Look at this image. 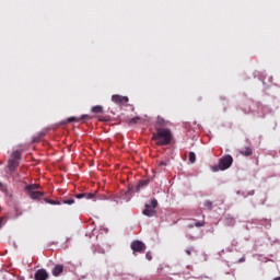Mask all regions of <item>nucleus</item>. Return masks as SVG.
I'll list each match as a JSON object with an SVG mask.
<instances>
[{"label": "nucleus", "mask_w": 280, "mask_h": 280, "mask_svg": "<svg viewBox=\"0 0 280 280\" xmlns=\"http://www.w3.org/2000/svg\"><path fill=\"white\" fill-rule=\"evenodd\" d=\"M172 130L167 128L155 127V132L152 133V141H155V145H170L173 139Z\"/></svg>", "instance_id": "f257e3e1"}, {"label": "nucleus", "mask_w": 280, "mask_h": 280, "mask_svg": "<svg viewBox=\"0 0 280 280\" xmlns=\"http://www.w3.org/2000/svg\"><path fill=\"white\" fill-rule=\"evenodd\" d=\"M21 151L16 150L12 152L11 158L8 161L9 172H16V170H19V161H21Z\"/></svg>", "instance_id": "f03ea898"}, {"label": "nucleus", "mask_w": 280, "mask_h": 280, "mask_svg": "<svg viewBox=\"0 0 280 280\" xmlns=\"http://www.w3.org/2000/svg\"><path fill=\"white\" fill-rule=\"evenodd\" d=\"M144 210L142 211L143 215L147 218H154L156 215V207H159V201L156 199H151L149 203H145Z\"/></svg>", "instance_id": "7ed1b4c3"}, {"label": "nucleus", "mask_w": 280, "mask_h": 280, "mask_svg": "<svg viewBox=\"0 0 280 280\" xmlns=\"http://www.w3.org/2000/svg\"><path fill=\"white\" fill-rule=\"evenodd\" d=\"M233 165V156L231 155H225L219 160V170L224 172V170H229Z\"/></svg>", "instance_id": "20e7f679"}, {"label": "nucleus", "mask_w": 280, "mask_h": 280, "mask_svg": "<svg viewBox=\"0 0 280 280\" xmlns=\"http://www.w3.org/2000/svg\"><path fill=\"white\" fill-rule=\"evenodd\" d=\"M131 250H133V255L136 253H145V245L141 241H133L131 243Z\"/></svg>", "instance_id": "39448f33"}, {"label": "nucleus", "mask_w": 280, "mask_h": 280, "mask_svg": "<svg viewBox=\"0 0 280 280\" xmlns=\"http://www.w3.org/2000/svg\"><path fill=\"white\" fill-rule=\"evenodd\" d=\"M112 102H114V104H119L120 106H124V104H128L129 98H128V96H121L119 94H114L112 96Z\"/></svg>", "instance_id": "423d86ee"}, {"label": "nucleus", "mask_w": 280, "mask_h": 280, "mask_svg": "<svg viewBox=\"0 0 280 280\" xmlns=\"http://www.w3.org/2000/svg\"><path fill=\"white\" fill-rule=\"evenodd\" d=\"M34 278H35V280H47V279H49V273L45 269H38L35 272Z\"/></svg>", "instance_id": "0eeeda50"}, {"label": "nucleus", "mask_w": 280, "mask_h": 280, "mask_svg": "<svg viewBox=\"0 0 280 280\" xmlns=\"http://www.w3.org/2000/svg\"><path fill=\"white\" fill-rule=\"evenodd\" d=\"M75 198H78L79 200H81V198H85V200H93L94 202L95 200H97V198L95 197V192L77 194Z\"/></svg>", "instance_id": "6e6552de"}, {"label": "nucleus", "mask_w": 280, "mask_h": 280, "mask_svg": "<svg viewBox=\"0 0 280 280\" xmlns=\"http://www.w3.org/2000/svg\"><path fill=\"white\" fill-rule=\"evenodd\" d=\"M32 200H40V196H45V192L38 190H26Z\"/></svg>", "instance_id": "1a4fd4ad"}, {"label": "nucleus", "mask_w": 280, "mask_h": 280, "mask_svg": "<svg viewBox=\"0 0 280 280\" xmlns=\"http://www.w3.org/2000/svg\"><path fill=\"white\" fill-rule=\"evenodd\" d=\"M65 270V266L62 265H57L55 266V268L52 269V276L54 277H60V275H62Z\"/></svg>", "instance_id": "9d476101"}, {"label": "nucleus", "mask_w": 280, "mask_h": 280, "mask_svg": "<svg viewBox=\"0 0 280 280\" xmlns=\"http://www.w3.org/2000/svg\"><path fill=\"white\" fill-rule=\"evenodd\" d=\"M170 121L165 120V118L159 116L156 119V128H165Z\"/></svg>", "instance_id": "9b49d317"}, {"label": "nucleus", "mask_w": 280, "mask_h": 280, "mask_svg": "<svg viewBox=\"0 0 280 280\" xmlns=\"http://www.w3.org/2000/svg\"><path fill=\"white\" fill-rule=\"evenodd\" d=\"M150 185V179H141L137 186V191H141L143 187H148Z\"/></svg>", "instance_id": "f8f14e48"}, {"label": "nucleus", "mask_w": 280, "mask_h": 280, "mask_svg": "<svg viewBox=\"0 0 280 280\" xmlns=\"http://www.w3.org/2000/svg\"><path fill=\"white\" fill-rule=\"evenodd\" d=\"M80 119H91V116L89 115H82L81 118H77V117H69L67 119V124H71L73 121H80Z\"/></svg>", "instance_id": "ddd939ff"}, {"label": "nucleus", "mask_w": 280, "mask_h": 280, "mask_svg": "<svg viewBox=\"0 0 280 280\" xmlns=\"http://www.w3.org/2000/svg\"><path fill=\"white\" fill-rule=\"evenodd\" d=\"M25 189L26 191H38V189H40V185L38 184L26 185Z\"/></svg>", "instance_id": "4468645a"}, {"label": "nucleus", "mask_w": 280, "mask_h": 280, "mask_svg": "<svg viewBox=\"0 0 280 280\" xmlns=\"http://www.w3.org/2000/svg\"><path fill=\"white\" fill-rule=\"evenodd\" d=\"M243 156H253V149L247 147L240 151Z\"/></svg>", "instance_id": "2eb2a0df"}, {"label": "nucleus", "mask_w": 280, "mask_h": 280, "mask_svg": "<svg viewBox=\"0 0 280 280\" xmlns=\"http://www.w3.org/2000/svg\"><path fill=\"white\" fill-rule=\"evenodd\" d=\"M203 207H206V209H208V211H211L213 209V201H211V200L205 201Z\"/></svg>", "instance_id": "dca6fc26"}, {"label": "nucleus", "mask_w": 280, "mask_h": 280, "mask_svg": "<svg viewBox=\"0 0 280 280\" xmlns=\"http://www.w3.org/2000/svg\"><path fill=\"white\" fill-rule=\"evenodd\" d=\"M93 113L100 114L103 113L104 108L100 105L93 106L91 109Z\"/></svg>", "instance_id": "f3484780"}, {"label": "nucleus", "mask_w": 280, "mask_h": 280, "mask_svg": "<svg viewBox=\"0 0 280 280\" xmlns=\"http://www.w3.org/2000/svg\"><path fill=\"white\" fill-rule=\"evenodd\" d=\"M7 223H8V217L0 218V229H2V226H5Z\"/></svg>", "instance_id": "a211bd4d"}, {"label": "nucleus", "mask_w": 280, "mask_h": 280, "mask_svg": "<svg viewBox=\"0 0 280 280\" xmlns=\"http://www.w3.org/2000/svg\"><path fill=\"white\" fill-rule=\"evenodd\" d=\"M189 163H196V153L194 152L189 153Z\"/></svg>", "instance_id": "6ab92c4d"}, {"label": "nucleus", "mask_w": 280, "mask_h": 280, "mask_svg": "<svg viewBox=\"0 0 280 280\" xmlns=\"http://www.w3.org/2000/svg\"><path fill=\"white\" fill-rule=\"evenodd\" d=\"M139 121H141L140 117H133L131 118L130 124H139Z\"/></svg>", "instance_id": "aec40b11"}, {"label": "nucleus", "mask_w": 280, "mask_h": 280, "mask_svg": "<svg viewBox=\"0 0 280 280\" xmlns=\"http://www.w3.org/2000/svg\"><path fill=\"white\" fill-rule=\"evenodd\" d=\"M46 136H47V130L40 131V132L38 133L37 140H38V139H43V137H46Z\"/></svg>", "instance_id": "412c9836"}, {"label": "nucleus", "mask_w": 280, "mask_h": 280, "mask_svg": "<svg viewBox=\"0 0 280 280\" xmlns=\"http://www.w3.org/2000/svg\"><path fill=\"white\" fill-rule=\"evenodd\" d=\"M0 191H8V187L5 185H3V183L0 182Z\"/></svg>", "instance_id": "4be33fe9"}, {"label": "nucleus", "mask_w": 280, "mask_h": 280, "mask_svg": "<svg viewBox=\"0 0 280 280\" xmlns=\"http://www.w3.org/2000/svg\"><path fill=\"white\" fill-rule=\"evenodd\" d=\"M75 202L74 199H67V200H63V205H73Z\"/></svg>", "instance_id": "5701e85b"}, {"label": "nucleus", "mask_w": 280, "mask_h": 280, "mask_svg": "<svg viewBox=\"0 0 280 280\" xmlns=\"http://www.w3.org/2000/svg\"><path fill=\"white\" fill-rule=\"evenodd\" d=\"M205 224H206L205 221H202V222L198 221V222L195 223V226L197 229H200V226H205Z\"/></svg>", "instance_id": "b1692460"}, {"label": "nucleus", "mask_w": 280, "mask_h": 280, "mask_svg": "<svg viewBox=\"0 0 280 280\" xmlns=\"http://www.w3.org/2000/svg\"><path fill=\"white\" fill-rule=\"evenodd\" d=\"M46 202H48V205H60V202L54 201L51 199H46Z\"/></svg>", "instance_id": "393cba45"}, {"label": "nucleus", "mask_w": 280, "mask_h": 280, "mask_svg": "<svg viewBox=\"0 0 280 280\" xmlns=\"http://www.w3.org/2000/svg\"><path fill=\"white\" fill-rule=\"evenodd\" d=\"M186 255L191 256V253H194V247H190L189 249L185 250Z\"/></svg>", "instance_id": "a878e982"}, {"label": "nucleus", "mask_w": 280, "mask_h": 280, "mask_svg": "<svg viewBox=\"0 0 280 280\" xmlns=\"http://www.w3.org/2000/svg\"><path fill=\"white\" fill-rule=\"evenodd\" d=\"M145 259H148V261H152V254L150 252L145 254Z\"/></svg>", "instance_id": "bb28decb"}, {"label": "nucleus", "mask_w": 280, "mask_h": 280, "mask_svg": "<svg viewBox=\"0 0 280 280\" xmlns=\"http://www.w3.org/2000/svg\"><path fill=\"white\" fill-rule=\"evenodd\" d=\"M160 165H164L165 166V165H167V163L166 162H161Z\"/></svg>", "instance_id": "cd10ccee"}, {"label": "nucleus", "mask_w": 280, "mask_h": 280, "mask_svg": "<svg viewBox=\"0 0 280 280\" xmlns=\"http://www.w3.org/2000/svg\"><path fill=\"white\" fill-rule=\"evenodd\" d=\"M36 141H38V140H36V138H34V139H33V142L36 143Z\"/></svg>", "instance_id": "c85d7f7f"}, {"label": "nucleus", "mask_w": 280, "mask_h": 280, "mask_svg": "<svg viewBox=\"0 0 280 280\" xmlns=\"http://www.w3.org/2000/svg\"><path fill=\"white\" fill-rule=\"evenodd\" d=\"M115 200V202H119V199L118 198H116V199H114Z\"/></svg>", "instance_id": "c756f323"}, {"label": "nucleus", "mask_w": 280, "mask_h": 280, "mask_svg": "<svg viewBox=\"0 0 280 280\" xmlns=\"http://www.w3.org/2000/svg\"><path fill=\"white\" fill-rule=\"evenodd\" d=\"M273 280H280V277L275 278Z\"/></svg>", "instance_id": "7c9ffc66"}, {"label": "nucleus", "mask_w": 280, "mask_h": 280, "mask_svg": "<svg viewBox=\"0 0 280 280\" xmlns=\"http://www.w3.org/2000/svg\"><path fill=\"white\" fill-rule=\"evenodd\" d=\"M190 229H194V225H189Z\"/></svg>", "instance_id": "2f4dec72"}, {"label": "nucleus", "mask_w": 280, "mask_h": 280, "mask_svg": "<svg viewBox=\"0 0 280 280\" xmlns=\"http://www.w3.org/2000/svg\"><path fill=\"white\" fill-rule=\"evenodd\" d=\"M213 171H214V172H218V168H214Z\"/></svg>", "instance_id": "473e14b6"}]
</instances>
